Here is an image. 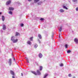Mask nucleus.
<instances>
[{
  "label": "nucleus",
  "instance_id": "9",
  "mask_svg": "<svg viewBox=\"0 0 78 78\" xmlns=\"http://www.w3.org/2000/svg\"><path fill=\"white\" fill-rule=\"evenodd\" d=\"M39 56L40 58H41L42 57V55L41 53L39 54Z\"/></svg>",
  "mask_w": 78,
  "mask_h": 78
},
{
  "label": "nucleus",
  "instance_id": "21",
  "mask_svg": "<svg viewBox=\"0 0 78 78\" xmlns=\"http://www.w3.org/2000/svg\"><path fill=\"white\" fill-rule=\"evenodd\" d=\"M63 7L64 9H68L67 8V7H66L65 6H64Z\"/></svg>",
  "mask_w": 78,
  "mask_h": 78
},
{
  "label": "nucleus",
  "instance_id": "24",
  "mask_svg": "<svg viewBox=\"0 0 78 78\" xmlns=\"http://www.w3.org/2000/svg\"><path fill=\"white\" fill-rule=\"evenodd\" d=\"M33 37H32L30 38V41H33Z\"/></svg>",
  "mask_w": 78,
  "mask_h": 78
},
{
  "label": "nucleus",
  "instance_id": "5",
  "mask_svg": "<svg viewBox=\"0 0 78 78\" xmlns=\"http://www.w3.org/2000/svg\"><path fill=\"white\" fill-rule=\"evenodd\" d=\"M11 1H8L6 3V5H9Z\"/></svg>",
  "mask_w": 78,
  "mask_h": 78
},
{
  "label": "nucleus",
  "instance_id": "28",
  "mask_svg": "<svg viewBox=\"0 0 78 78\" xmlns=\"http://www.w3.org/2000/svg\"><path fill=\"white\" fill-rule=\"evenodd\" d=\"M70 77V76H72V75H71V74H69L68 75Z\"/></svg>",
  "mask_w": 78,
  "mask_h": 78
},
{
  "label": "nucleus",
  "instance_id": "8",
  "mask_svg": "<svg viewBox=\"0 0 78 78\" xmlns=\"http://www.w3.org/2000/svg\"><path fill=\"white\" fill-rule=\"evenodd\" d=\"M27 43L28 44H29V45H31V42L30 41H28L27 42Z\"/></svg>",
  "mask_w": 78,
  "mask_h": 78
},
{
  "label": "nucleus",
  "instance_id": "22",
  "mask_svg": "<svg viewBox=\"0 0 78 78\" xmlns=\"http://www.w3.org/2000/svg\"><path fill=\"white\" fill-rule=\"evenodd\" d=\"M9 13L10 14H12V12L10 11L9 12Z\"/></svg>",
  "mask_w": 78,
  "mask_h": 78
},
{
  "label": "nucleus",
  "instance_id": "15",
  "mask_svg": "<svg viewBox=\"0 0 78 78\" xmlns=\"http://www.w3.org/2000/svg\"><path fill=\"white\" fill-rule=\"evenodd\" d=\"M2 19L3 21H4V20H5V17H4V16H2Z\"/></svg>",
  "mask_w": 78,
  "mask_h": 78
},
{
  "label": "nucleus",
  "instance_id": "34",
  "mask_svg": "<svg viewBox=\"0 0 78 78\" xmlns=\"http://www.w3.org/2000/svg\"><path fill=\"white\" fill-rule=\"evenodd\" d=\"M12 78H15V77H14V76H12Z\"/></svg>",
  "mask_w": 78,
  "mask_h": 78
},
{
  "label": "nucleus",
  "instance_id": "35",
  "mask_svg": "<svg viewBox=\"0 0 78 78\" xmlns=\"http://www.w3.org/2000/svg\"><path fill=\"white\" fill-rule=\"evenodd\" d=\"M29 2H30L32 0H28Z\"/></svg>",
  "mask_w": 78,
  "mask_h": 78
},
{
  "label": "nucleus",
  "instance_id": "25",
  "mask_svg": "<svg viewBox=\"0 0 78 78\" xmlns=\"http://www.w3.org/2000/svg\"><path fill=\"white\" fill-rule=\"evenodd\" d=\"M71 51L70 50H69L67 51V52L68 53H70Z\"/></svg>",
  "mask_w": 78,
  "mask_h": 78
},
{
  "label": "nucleus",
  "instance_id": "37",
  "mask_svg": "<svg viewBox=\"0 0 78 78\" xmlns=\"http://www.w3.org/2000/svg\"><path fill=\"white\" fill-rule=\"evenodd\" d=\"M2 14V13L1 12H0V15Z\"/></svg>",
  "mask_w": 78,
  "mask_h": 78
},
{
  "label": "nucleus",
  "instance_id": "30",
  "mask_svg": "<svg viewBox=\"0 0 78 78\" xmlns=\"http://www.w3.org/2000/svg\"><path fill=\"white\" fill-rule=\"evenodd\" d=\"M73 2H76V1H77V0H73Z\"/></svg>",
  "mask_w": 78,
  "mask_h": 78
},
{
  "label": "nucleus",
  "instance_id": "20",
  "mask_svg": "<svg viewBox=\"0 0 78 78\" xmlns=\"http://www.w3.org/2000/svg\"><path fill=\"white\" fill-rule=\"evenodd\" d=\"M20 34L19 33L16 32V36H18Z\"/></svg>",
  "mask_w": 78,
  "mask_h": 78
},
{
  "label": "nucleus",
  "instance_id": "13",
  "mask_svg": "<svg viewBox=\"0 0 78 78\" xmlns=\"http://www.w3.org/2000/svg\"><path fill=\"white\" fill-rule=\"evenodd\" d=\"M48 74H46L44 76V78H46L47 76H48Z\"/></svg>",
  "mask_w": 78,
  "mask_h": 78
},
{
  "label": "nucleus",
  "instance_id": "2",
  "mask_svg": "<svg viewBox=\"0 0 78 78\" xmlns=\"http://www.w3.org/2000/svg\"><path fill=\"white\" fill-rule=\"evenodd\" d=\"M11 62H12V60L10 58L9 59V65L11 66Z\"/></svg>",
  "mask_w": 78,
  "mask_h": 78
},
{
  "label": "nucleus",
  "instance_id": "19",
  "mask_svg": "<svg viewBox=\"0 0 78 78\" xmlns=\"http://www.w3.org/2000/svg\"><path fill=\"white\" fill-rule=\"evenodd\" d=\"M42 67L40 66V70H42Z\"/></svg>",
  "mask_w": 78,
  "mask_h": 78
},
{
  "label": "nucleus",
  "instance_id": "12",
  "mask_svg": "<svg viewBox=\"0 0 78 78\" xmlns=\"http://www.w3.org/2000/svg\"><path fill=\"white\" fill-rule=\"evenodd\" d=\"M38 37H39V39H41L42 38V37H41V35L40 34H39L38 35Z\"/></svg>",
  "mask_w": 78,
  "mask_h": 78
},
{
  "label": "nucleus",
  "instance_id": "27",
  "mask_svg": "<svg viewBox=\"0 0 78 78\" xmlns=\"http://www.w3.org/2000/svg\"><path fill=\"white\" fill-rule=\"evenodd\" d=\"M23 24H20V26H21V27H23Z\"/></svg>",
  "mask_w": 78,
  "mask_h": 78
},
{
  "label": "nucleus",
  "instance_id": "18",
  "mask_svg": "<svg viewBox=\"0 0 78 78\" xmlns=\"http://www.w3.org/2000/svg\"><path fill=\"white\" fill-rule=\"evenodd\" d=\"M61 30H62V27H60L59 29V31H60V32H61Z\"/></svg>",
  "mask_w": 78,
  "mask_h": 78
},
{
  "label": "nucleus",
  "instance_id": "7",
  "mask_svg": "<svg viewBox=\"0 0 78 78\" xmlns=\"http://www.w3.org/2000/svg\"><path fill=\"white\" fill-rule=\"evenodd\" d=\"M9 10H10V11H12L14 10V8L12 7H9Z\"/></svg>",
  "mask_w": 78,
  "mask_h": 78
},
{
  "label": "nucleus",
  "instance_id": "6",
  "mask_svg": "<svg viewBox=\"0 0 78 78\" xmlns=\"http://www.w3.org/2000/svg\"><path fill=\"white\" fill-rule=\"evenodd\" d=\"M10 73L13 76H14V73L12 71H10Z\"/></svg>",
  "mask_w": 78,
  "mask_h": 78
},
{
  "label": "nucleus",
  "instance_id": "16",
  "mask_svg": "<svg viewBox=\"0 0 78 78\" xmlns=\"http://www.w3.org/2000/svg\"><path fill=\"white\" fill-rule=\"evenodd\" d=\"M38 45H37V44H35L34 45V47L35 48H37V47Z\"/></svg>",
  "mask_w": 78,
  "mask_h": 78
},
{
  "label": "nucleus",
  "instance_id": "36",
  "mask_svg": "<svg viewBox=\"0 0 78 78\" xmlns=\"http://www.w3.org/2000/svg\"><path fill=\"white\" fill-rule=\"evenodd\" d=\"M21 75L23 76V73H21Z\"/></svg>",
  "mask_w": 78,
  "mask_h": 78
},
{
  "label": "nucleus",
  "instance_id": "14",
  "mask_svg": "<svg viewBox=\"0 0 78 78\" xmlns=\"http://www.w3.org/2000/svg\"><path fill=\"white\" fill-rule=\"evenodd\" d=\"M60 12H64V10L63 9H61L60 10Z\"/></svg>",
  "mask_w": 78,
  "mask_h": 78
},
{
  "label": "nucleus",
  "instance_id": "29",
  "mask_svg": "<svg viewBox=\"0 0 78 78\" xmlns=\"http://www.w3.org/2000/svg\"><path fill=\"white\" fill-rule=\"evenodd\" d=\"M40 20H41L42 21V20H44V19L43 18H41L40 19Z\"/></svg>",
  "mask_w": 78,
  "mask_h": 78
},
{
  "label": "nucleus",
  "instance_id": "26",
  "mask_svg": "<svg viewBox=\"0 0 78 78\" xmlns=\"http://www.w3.org/2000/svg\"><path fill=\"white\" fill-rule=\"evenodd\" d=\"M60 66H61V67H62V66H63V64H62V63H61L60 65Z\"/></svg>",
  "mask_w": 78,
  "mask_h": 78
},
{
  "label": "nucleus",
  "instance_id": "3",
  "mask_svg": "<svg viewBox=\"0 0 78 78\" xmlns=\"http://www.w3.org/2000/svg\"><path fill=\"white\" fill-rule=\"evenodd\" d=\"M37 73L38 75H41V72L39 70H37Z\"/></svg>",
  "mask_w": 78,
  "mask_h": 78
},
{
  "label": "nucleus",
  "instance_id": "11",
  "mask_svg": "<svg viewBox=\"0 0 78 78\" xmlns=\"http://www.w3.org/2000/svg\"><path fill=\"white\" fill-rule=\"evenodd\" d=\"M31 73H33L34 74V75H37V74H36V72L34 71H31Z\"/></svg>",
  "mask_w": 78,
  "mask_h": 78
},
{
  "label": "nucleus",
  "instance_id": "33",
  "mask_svg": "<svg viewBox=\"0 0 78 78\" xmlns=\"http://www.w3.org/2000/svg\"><path fill=\"white\" fill-rule=\"evenodd\" d=\"M38 5H41V3H38Z\"/></svg>",
  "mask_w": 78,
  "mask_h": 78
},
{
  "label": "nucleus",
  "instance_id": "4",
  "mask_svg": "<svg viewBox=\"0 0 78 78\" xmlns=\"http://www.w3.org/2000/svg\"><path fill=\"white\" fill-rule=\"evenodd\" d=\"M74 41L76 42V44H78V40L77 38H75L74 40Z\"/></svg>",
  "mask_w": 78,
  "mask_h": 78
},
{
  "label": "nucleus",
  "instance_id": "17",
  "mask_svg": "<svg viewBox=\"0 0 78 78\" xmlns=\"http://www.w3.org/2000/svg\"><path fill=\"white\" fill-rule=\"evenodd\" d=\"M39 0H34V2L35 3H37L38 2H39Z\"/></svg>",
  "mask_w": 78,
  "mask_h": 78
},
{
  "label": "nucleus",
  "instance_id": "10",
  "mask_svg": "<svg viewBox=\"0 0 78 78\" xmlns=\"http://www.w3.org/2000/svg\"><path fill=\"white\" fill-rule=\"evenodd\" d=\"M6 29V26L5 25H3V30H5Z\"/></svg>",
  "mask_w": 78,
  "mask_h": 78
},
{
  "label": "nucleus",
  "instance_id": "23",
  "mask_svg": "<svg viewBox=\"0 0 78 78\" xmlns=\"http://www.w3.org/2000/svg\"><path fill=\"white\" fill-rule=\"evenodd\" d=\"M67 46H68L67 44H65V47L66 48H67Z\"/></svg>",
  "mask_w": 78,
  "mask_h": 78
},
{
  "label": "nucleus",
  "instance_id": "38",
  "mask_svg": "<svg viewBox=\"0 0 78 78\" xmlns=\"http://www.w3.org/2000/svg\"><path fill=\"white\" fill-rule=\"evenodd\" d=\"M59 37H60V35L59 36Z\"/></svg>",
  "mask_w": 78,
  "mask_h": 78
},
{
  "label": "nucleus",
  "instance_id": "31",
  "mask_svg": "<svg viewBox=\"0 0 78 78\" xmlns=\"http://www.w3.org/2000/svg\"><path fill=\"white\" fill-rule=\"evenodd\" d=\"M76 11H78V8H77L76 9Z\"/></svg>",
  "mask_w": 78,
  "mask_h": 78
},
{
  "label": "nucleus",
  "instance_id": "32",
  "mask_svg": "<svg viewBox=\"0 0 78 78\" xmlns=\"http://www.w3.org/2000/svg\"><path fill=\"white\" fill-rule=\"evenodd\" d=\"M27 62H28V63H29V61H28V60H27Z\"/></svg>",
  "mask_w": 78,
  "mask_h": 78
},
{
  "label": "nucleus",
  "instance_id": "1",
  "mask_svg": "<svg viewBox=\"0 0 78 78\" xmlns=\"http://www.w3.org/2000/svg\"><path fill=\"white\" fill-rule=\"evenodd\" d=\"M14 39H15V37H14V36H12L11 38V40L13 41V43H16V42H17L18 40L16 39V40H15Z\"/></svg>",
  "mask_w": 78,
  "mask_h": 78
}]
</instances>
